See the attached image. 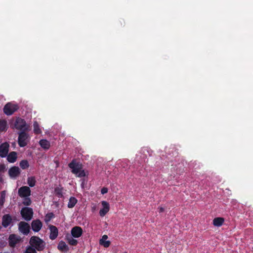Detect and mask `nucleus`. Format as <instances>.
Listing matches in <instances>:
<instances>
[{"mask_svg":"<svg viewBox=\"0 0 253 253\" xmlns=\"http://www.w3.org/2000/svg\"><path fill=\"white\" fill-rule=\"evenodd\" d=\"M124 253H127L126 252H124Z\"/></svg>","mask_w":253,"mask_h":253,"instance_id":"c9c22d12","label":"nucleus"},{"mask_svg":"<svg viewBox=\"0 0 253 253\" xmlns=\"http://www.w3.org/2000/svg\"><path fill=\"white\" fill-rule=\"evenodd\" d=\"M48 228L50 230V239L52 240H55L58 235V230L57 228L53 225H49Z\"/></svg>","mask_w":253,"mask_h":253,"instance_id":"f8f14e48","label":"nucleus"},{"mask_svg":"<svg viewBox=\"0 0 253 253\" xmlns=\"http://www.w3.org/2000/svg\"><path fill=\"white\" fill-rule=\"evenodd\" d=\"M108 192V188L106 187H103L101 190V193L102 194H105Z\"/></svg>","mask_w":253,"mask_h":253,"instance_id":"473e14b6","label":"nucleus"},{"mask_svg":"<svg viewBox=\"0 0 253 253\" xmlns=\"http://www.w3.org/2000/svg\"><path fill=\"white\" fill-rule=\"evenodd\" d=\"M54 217V214H53V212H48L46 214L45 216L44 221L46 223H48L51 220L52 218Z\"/></svg>","mask_w":253,"mask_h":253,"instance_id":"c85d7f7f","label":"nucleus"},{"mask_svg":"<svg viewBox=\"0 0 253 253\" xmlns=\"http://www.w3.org/2000/svg\"><path fill=\"white\" fill-rule=\"evenodd\" d=\"M83 229L80 226H75L71 229V236L75 238L80 237L83 234Z\"/></svg>","mask_w":253,"mask_h":253,"instance_id":"9b49d317","label":"nucleus"},{"mask_svg":"<svg viewBox=\"0 0 253 253\" xmlns=\"http://www.w3.org/2000/svg\"><path fill=\"white\" fill-rule=\"evenodd\" d=\"M23 198H24L23 201V204L24 205L29 206L31 204L32 201L29 197H24Z\"/></svg>","mask_w":253,"mask_h":253,"instance_id":"c756f323","label":"nucleus"},{"mask_svg":"<svg viewBox=\"0 0 253 253\" xmlns=\"http://www.w3.org/2000/svg\"><path fill=\"white\" fill-rule=\"evenodd\" d=\"M224 221V219L222 217H216L213 220V224L215 226H221Z\"/></svg>","mask_w":253,"mask_h":253,"instance_id":"4be33fe9","label":"nucleus"},{"mask_svg":"<svg viewBox=\"0 0 253 253\" xmlns=\"http://www.w3.org/2000/svg\"><path fill=\"white\" fill-rule=\"evenodd\" d=\"M57 249L61 252H67L69 250L68 246L66 245L65 242L63 241H61L59 242Z\"/></svg>","mask_w":253,"mask_h":253,"instance_id":"6ab92c4d","label":"nucleus"},{"mask_svg":"<svg viewBox=\"0 0 253 253\" xmlns=\"http://www.w3.org/2000/svg\"><path fill=\"white\" fill-rule=\"evenodd\" d=\"M7 129V122L5 120H0V131H5Z\"/></svg>","mask_w":253,"mask_h":253,"instance_id":"b1692460","label":"nucleus"},{"mask_svg":"<svg viewBox=\"0 0 253 253\" xmlns=\"http://www.w3.org/2000/svg\"><path fill=\"white\" fill-rule=\"evenodd\" d=\"M21 173V170L19 167L13 166L8 170V174L11 178L15 179L18 177Z\"/></svg>","mask_w":253,"mask_h":253,"instance_id":"1a4fd4ad","label":"nucleus"},{"mask_svg":"<svg viewBox=\"0 0 253 253\" xmlns=\"http://www.w3.org/2000/svg\"><path fill=\"white\" fill-rule=\"evenodd\" d=\"M42 226V222L40 219L34 220L31 223L32 230L36 232H39L41 229Z\"/></svg>","mask_w":253,"mask_h":253,"instance_id":"ddd939ff","label":"nucleus"},{"mask_svg":"<svg viewBox=\"0 0 253 253\" xmlns=\"http://www.w3.org/2000/svg\"><path fill=\"white\" fill-rule=\"evenodd\" d=\"M9 144L7 142H4L0 145V157L5 158L9 151Z\"/></svg>","mask_w":253,"mask_h":253,"instance_id":"9d476101","label":"nucleus"},{"mask_svg":"<svg viewBox=\"0 0 253 253\" xmlns=\"http://www.w3.org/2000/svg\"><path fill=\"white\" fill-rule=\"evenodd\" d=\"M18 228L24 235H28L30 232V226L28 223L21 221L18 224Z\"/></svg>","mask_w":253,"mask_h":253,"instance_id":"6e6552de","label":"nucleus"},{"mask_svg":"<svg viewBox=\"0 0 253 253\" xmlns=\"http://www.w3.org/2000/svg\"><path fill=\"white\" fill-rule=\"evenodd\" d=\"M101 204L103 208L100 210L99 215L100 216L103 217L109 211L110 206L109 203L105 201H102Z\"/></svg>","mask_w":253,"mask_h":253,"instance_id":"4468645a","label":"nucleus"},{"mask_svg":"<svg viewBox=\"0 0 253 253\" xmlns=\"http://www.w3.org/2000/svg\"><path fill=\"white\" fill-rule=\"evenodd\" d=\"M36 183V178L34 176L29 177L27 178V183L30 187H34Z\"/></svg>","mask_w":253,"mask_h":253,"instance_id":"a878e982","label":"nucleus"},{"mask_svg":"<svg viewBox=\"0 0 253 253\" xmlns=\"http://www.w3.org/2000/svg\"><path fill=\"white\" fill-rule=\"evenodd\" d=\"M1 226H0V230L1 229Z\"/></svg>","mask_w":253,"mask_h":253,"instance_id":"e433bc0d","label":"nucleus"},{"mask_svg":"<svg viewBox=\"0 0 253 253\" xmlns=\"http://www.w3.org/2000/svg\"><path fill=\"white\" fill-rule=\"evenodd\" d=\"M19 109L17 104L13 102H8L4 106L3 110L7 116H10Z\"/></svg>","mask_w":253,"mask_h":253,"instance_id":"20e7f679","label":"nucleus"},{"mask_svg":"<svg viewBox=\"0 0 253 253\" xmlns=\"http://www.w3.org/2000/svg\"><path fill=\"white\" fill-rule=\"evenodd\" d=\"M6 170V167L4 164L0 165V173H3Z\"/></svg>","mask_w":253,"mask_h":253,"instance_id":"2f4dec72","label":"nucleus"},{"mask_svg":"<svg viewBox=\"0 0 253 253\" xmlns=\"http://www.w3.org/2000/svg\"><path fill=\"white\" fill-rule=\"evenodd\" d=\"M19 239L16 235L14 234H10L8 238L9 246L10 247L14 248L16 244L19 242Z\"/></svg>","mask_w":253,"mask_h":253,"instance_id":"dca6fc26","label":"nucleus"},{"mask_svg":"<svg viewBox=\"0 0 253 253\" xmlns=\"http://www.w3.org/2000/svg\"><path fill=\"white\" fill-rule=\"evenodd\" d=\"M26 131H20L18 133V143L20 147L26 146L28 142L29 135Z\"/></svg>","mask_w":253,"mask_h":253,"instance_id":"39448f33","label":"nucleus"},{"mask_svg":"<svg viewBox=\"0 0 253 253\" xmlns=\"http://www.w3.org/2000/svg\"><path fill=\"white\" fill-rule=\"evenodd\" d=\"M108 239L106 235H104L99 241V244L103 246L105 248H108L110 246L111 242L109 241H106Z\"/></svg>","mask_w":253,"mask_h":253,"instance_id":"aec40b11","label":"nucleus"},{"mask_svg":"<svg viewBox=\"0 0 253 253\" xmlns=\"http://www.w3.org/2000/svg\"><path fill=\"white\" fill-rule=\"evenodd\" d=\"M39 144L45 150H48L50 147V143L46 139H41L39 141Z\"/></svg>","mask_w":253,"mask_h":253,"instance_id":"a211bd4d","label":"nucleus"},{"mask_svg":"<svg viewBox=\"0 0 253 253\" xmlns=\"http://www.w3.org/2000/svg\"><path fill=\"white\" fill-rule=\"evenodd\" d=\"M0 253H1L0 252Z\"/></svg>","mask_w":253,"mask_h":253,"instance_id":"4c0bfd02","label":"nucleus"},{"mask_svg":"<svg viewBox=\"0 0 253 253\" xmlns=\"http://www.w3.org/2000/svg\"><path fill=\"white\" fill-rule=\"evenodd\" d=\"M73 238V237L69 234H67L65 237L66 240L69 244L72 246H76L78 243V241Z\"/></svg>","mask_w":253,"mask_h":253,"instance_id":"412c9836","label":"nucleus"},{"mask_svg":"<svg viewBox=\"0 0 253 253\" xmlns=\"http://www.w3.org/2000/svg\"><path fill=\"white\" fill-rule=\"evenodd\" d=\"M22 217L26 221H30L33 216V209L29 207L23 208L20 211Z\"/></svg>","mask_w":253,"mask_h":253,"instance_id":"423d86ee","label":"nucleus"},{"mask_svg":"<svg viewBox=\"0 0 253 253\" xmlns=\"http://www.w3.org/2000/svg\"><path fill=\"white\" fill-rule=\"evenodd\" d=\"M31 190L30 187L27 186H23L19 188L18 194L21 198L29 197L31 195Z\"/></svg>","mask_w":253,"mask_h":253,"instance_id":"0eeeda50","label":"nucleus"},{"mask_svg":"<svg viewBox=\"0 0 253 253\" xmlns=\"http://www.w3.org/2000/svg\"><path fill=\"white\" fill-rule=\"evenodd\" d=\"M63 188L62 187H57L54 189L55 195L59 198L63 197Z\"/></svg>","mask_w":253,"mask_h":253,"instance_id":"393cba45","label":"nucleus"},{"mask_svg":"<svg viewBox=\"0 0 253 253\" xmlns=\"http://www.w3.org/2000/svg\"><path fill=\"white\" fill-rule=\"evenodd\" d=\"M78 202L77 199L74 197H71L68 204V207L69 208H73L75 207Z\"/></svg>","mask_w":253,"mask_h":253,"instance_id":"5701e85b","label":"nucleus"},{"mask_svg":"<svg viewBox=\"0 0 253 253\" xmlns=\"http://www.w3.org/2000/svg\"><path fill=\"white\" fill-rule=\"evenodd\" d=\"M29 244L33 248L40 252L43 251L45 247V243L40 237L36 236L31 237Z\"/></svg>","mask_w":253,"mask_h":253,"instance_id":"f03ea898","label":"nucleus"},{"mask_svg":"<svg viewBox=\"0 0 253 253\" xmlns=\"http://www.w3.org/2000/svg\"><path fill=\"white\" fill-rule=\"evenodd\" d=\"M33 126L34 132L35 134H39L42 133V130L40 128L39 125L37 122H34Z\"/></svg>","mask_w":253,"mask_h":253,"instance_id":"cd10ccee","label":"nucleus"},{"mask_svg":"<svg viewBox=\"0 0 253 253\" xmlns=\"http://www.w3.org/2000/svg\"><path fill=\"white\" fill-rule=\"evenodd\" d=\"M158 209L160 213L163 212L164 211V208L163 207H159Z\"/></svg>","mask_w":253,"mask_h":253,"instance_id":"f704fd0d","label":"nucleus"},{"mask_svg":"<svg viewBox=\"0 0 253 253\" xmlns=\"http://www.w3.org/2000/svg\"><path fill=\"white\" fill-rule=\"evenodd\" d=\"M19 166L22 169H25L29 168V164L27 160H23L20 162Z\"/></svg>","mask_w":253,"mask_h":253,"instance_id":"bb28decb","label":"nucleus"},{"mask_svg":"<svg viewBox=\"0 0 253 253\" xmlns=\"http://www.w3.org/2000/svg\"><path fill=\"white\" fill-rule=\"evenodd\" d=\"M68 167L72 169L71 172L78 177H84L87 175L83 169V164L75 159H73L68 164Z\"/></svg>","mask_w":253,"mask_h":253,"instance_id":"f257e3e1","label":"nucleus"},{"mask_svg":"<svg viewBox=\"0 0 253 253\" xmlns=\"http://www.w3.org/2000/svg\"><path fill=\"white\" fill-rule=\"evenodd\" d=\"M6 156L7 161L10 163H14L17 158V153L15 151L10 152Z\"/></svg>","mask_w":253,"mask_h":253,"instance_id":"f3484780","label":"nucleus"},{"mask_svg":"<svg viewBox=\"0 0 253 253\" xmlns=\"http://www.w3.org/2000/svg\"><path fill=\"white\" fill-rule=\"evenodd\" d=\"M11 126L12 128H15L20 131H27L29 128L25 120L20 117L16 118L13 126L11 125Z\"/></svg>","mask_w":253,"mask_h":253,"instance_id":"7ed1b4c3","label":"nucleus"},{"mask_svg":"<svg viewBox=\"0 0 253 253\" xmlns=\"http://www.w3.org/2000/svg\"><path fill=\"white\" fill-rule=\"evenodd\" d=\"M12 217L9 214H4L2 217V225L6 228L12 222Z\"/></svg>","mask_w":253,"mask_h":253,"instance_id":"2eb2a0df","label":"nucleus"},{"mask_svg":"<svg viewBox=\"0 0 253 253\" xmlns=\"http://www.w3.org/2000/svg\"><path fill=\"white\" fill-rule=\"evenodd\" d=\"M25 253H37L36 250L31 246L27 247Z\"/></svg>","mask_w":253,"mask_h":253,"instance_id":"7c9ffc66","label":"nucleus"},{"mask_svg":"<svg viewBox=\"0 0 253 253\" xmlns=\"http://www.w3.org/2000/svg\"><path fill=\"white\" fill-rule=\"evenodd\" d=\"M3 175L2 174V173H0V182L3 183Z\"/></svg>","mask_w":253,"mask_h":253,"instance_id":"72a5a7b5","label":"nucleus"}]
</instances>
